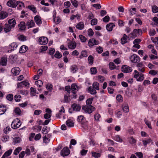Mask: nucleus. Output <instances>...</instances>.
Here are the masks:
<instances>
[{
    "label": "nucleus",
    "mask_w": 158,
    "mask_h": 158,
    "mask_svg": "<svg viewBox=\"0 0 158 158\" xmlns=\"http://www.w3.org/2000/svg\"><path fill=\"white\" fill-rule=\"evenodd\" d=\"M70 153V150L68 147H64L61 151V154L64 156L68 155Z\"/></svg>",
    "instance_id": "obj_7"
},
{
    "label": "nucleus",
    "mask_w": 158,
    "mask_h": 158,
    "mask_svg": "<svg viewBox=\"0 0 158 158\" xmlns=\"http://www.w3.org/2000/svg\"><path fill=\"white\" fill-rule=\"evenodd\" d=\"M29 85L28 82L26 81H24L20 82L18 83H17V88H19L20 87H23L24 85L25 86H27Z\"/></svg>",
    "instance_id": "obj_13"
},
{
    "label": "nucleus",
    "mask_w": 158,
    "mask_h": 158,
    "mask_svg": "<svg viewBox=\"0 0 158 158\" xmlns=\"http://www.w3.org/2000/svg\"><path fill=\"white\" fill-rule=\"evenodd\" d=\"M55 57L60 58L62 56V55L60 54L58 51H57L55 54Z\"/></svg>",
    "instance_id": "obj_57"
},
{
    "label": "nucleus",
    "mask_w": 158,
    "mask_h": 158,
    "mask_svg": "<svg viewBox=\"0 0 158 158\" xmlns=\"http://www.w3.org/2000/svg\"><path fill=\"white\" fill-rule=\"evenodd\" d=\"M78 88L77 85L75 84H72L71 85V92L74 94H76L78 91Z\"/></svg>",
    "instance_id": "obj_21"
},
{
    "label": "nucleus",
    "mask_w": 158,
    "mask_h": 158,
    "mask_svg": "<svg viewBox=\"0 0 158 158\" xmlns=\"http://www.w3.org/2000/svg\"><path fill=\"white\" fill-rule=\"evenodd\" d=\"M122 71L124 73H129L132 70V68L126 65H123L122 67Z\"/></svg>",
    "instance_id": "obj_6"
},
{
    "label": "nucleus",
    "mask_w": 158,
    "mask_h": 158,
    "mask_svg": "<svg viewBox=\"0 0 158 158\" xmlns=\"http://www.w3.org/2000/svg\"><path fill=\"white\" fill-rule=\"evenodd\" d=\"M152 141V140L150 138H149L146 140H143L142 142L143 143V145L146 147L147 144L149 143Z\"/></svg>",
    "instance_id": "obj_43"
},
{
    "label": "nucleus",
    "mask_w": 158,
    "mask_h": 158,
    "mask_svg": "<svg viewBox=\"0 0 158 158\" xmlns=\"http://www.w3.org/2000/svg\"><path fill=\"white\" fill-rule=\"evenodd\" d=\"M140 58L137 55L134 54L130 57L131 61L133 63H137L139 61Z\"/></svg>",
    "instance_id": "obj_4"
},
{
    "label": "nucleus",
    "mask_w": 158,
    "mask_h": 158,
    "mask_svg": "<svg viewBox=\"0 0 158 158\" xmlns=\"http://www.w3.org/2000/svg\"><path fill=\"white\" fill-rule=\"evenodd\" d=\"M82 109L85 113L90 114L95 110V108L92 106H84L82 107Z\"/></svg>",
    "instance_id": "obj_1"
},
{
    "label": "nucleus",
    "mask_w": 158,
    "mask_h": 158,
    "mask_svg": "<svg viewBox=\"0 0 158 158\" xmlns=\"http://www.w3.org/2000/svg\"><path fill=\"white\" fill-rule=\"evenodd\" d=\"M71 1L72 4L75 7H77L78 2L76 0H71Z\"/></svg>",
    "instance_id": "obj_51"
},
{
    "label": "nucleus",
    "mask_w": 158,
    "mask_h": 158,
    "mask_svg": "<svg viewBox=\"0 0 158 158\" xmlns=\"http://www.w3.org/2000/svg\"><path fill=\"white\" fill-rule=\"evenodd\" d=\"M129 143L131 144H134L136 142V140L132 137L129 138Z\"/></svg>",
    "instance_id": "obj_59"
},
{
    "label": "nucleus",
    "mask_w": 158,
    "mask_h": 158,
    "mask_svg": "<svg viewBox=\"0 0 158 158\" xmlns=\"http://www.w3.org/2000/svg\"><path fill=\"white\" fill-rule=\"evenodd\" d=\"M16 6H17V8L19 9H21L22 7H25L24 3L20 2H16Z\"/></svg>",
    "instance_id": "obj_33"
},
{
    "label": "nucleus",
    "mask_w": 158,
    "mask_h": 158,
    "mask_svg": "<svg viewBox=\"0 0 158 158\" xmlns=\"http://www.w3.org/2000/svg\"><path fill=\"white\" fill-rule=\"evenodd\" d=\"M48 41V38L45 37H41L39 38V42L41 45H44L46 44Z\"/></svg>",
    "instance_id": "obj_8"
},
{
    "label": "nucleus",
    "mask_w": 158,
    "mask_h": 158,
    "mask_svg": "<svg viewBox=\"0 0 158 158\" xmlns=\"http://www.w3.org/2000/svg\"><path fill=\"white\" fill-rule=\"evenodd\" d=\"M115 26V25L113 23H110L108 24L106 26V28L109 31H111L112 30L114 27Z\"/></svg>",
    "instance_id": "obj_18"
},
{
    "label": "nucleus",
    "mask_w": 158,
    "mask_h": 158,
    "mask_svg": "<svg viewBox=\"0 0 158 158\" xmlns=\"http://www.w3.org/2000/svg\"><path fill=\"white\" fill-rule=\"evenodd\" d=\"M77 66L75 64L72 65L70 67V70L71 72L73 73H76L78 70Z\"/></svg>",
    "instance_id": "obj_15"
},
{
    "label": "nucleus",
    "mask_w": 158,
    "mask_h": 158,
    "mask_svg": "<svg viewBox=\"0 0 158 158\" xmlns=\"http://www.w3.org/2000/svg\"><path fill=\"white\" fill-rule=\"evenodd\" d=\"M12 152V149H9V150L6 151L3 155L2 157V158H6V157L10 156Z\"/></svg>",
    "instance_id": "obj_29"
},
{
    "label": "nucleus",
    "mask_w": 158,
    "mask_h": 158,
    "mask_svg": "<svg viewBox=\"0 0 158 158\" xmlns=\"http://www.w3.org/2000/svg\"><path fill=\"white\" fill-rule=\"evenodd\" d=\"M20 71V69L18 67H15L12 69L11 70V73L15 76L19 75Z\"/></svg>",
    "instance_id": "obj_11"
},
{
    "label": "nucleus",
    "mask_w": 158,
    "mask_h": 158,
    "mask_svg": "<svg viewBox=\"0 0 158 158\" xmlns=\"http://www.w3.org/2000/svg\"><path fill=\"white\" fill-rule=\"evenodd\" d=\"M10 48H11L12 50H14L16 49L18 47L17 44L15 42H13L9 46Z\"/></svg>",
    "instance_id": "obj_31"
},
{
    "label": "nucleus",
    "mask_w": 158,
    "mask_h": 158,
    "mask_svg": "<svg viewBox=\"0 0 158 158\" xmlns=\"http://www.w3.org/2000/svg\"><path fill=\"white\" fill-rule=\"evenodd\" d=\"M21 96L19 95H16L14 96V99L15 102H19L20 101Z\"/></svg>",
    "instance_id": "obj_45"
},
{
    "label": "nucleus",
    "mask_w": 158,
    "mask_h": 158,
    "mask_svg": "<svg viewBox=\"0 0 158 158\" xmlns=\"http://www.w3.org/2000/svg\"><path fill=\"white\" fill-rule=\"evenodd\" d=\"M27 25H26L25 23L23 21L21 22L19 24V29L21 30H24L26 27Z\"/></svg>",
    "instance_id": "obj_22"
},
{
    "label": "nucleus",
    "mask_w": 158,
    "mask_h": 158,
    "mask_svg": "<svg viewBox=\"0 0 158 158\" xmlns=\"http://www.w3.org/2000/svg\"><path fill=\"white\" fill-rule=\"evenodd\" d=\"M56 13L53 16L54 22L56 24H59L61 21V19L60 18L57 17L56 18Z\"/></svg>",
    "instance_id": "obj_27"
},
{
    "label": "nucleus",
    "mask_w": 158,
    "mask_h": 158,
    "mask_svg": "<svg viewBox=\"0 0 158 158\" xmlns=\"http://www.w3.org/2000/svg\"><path fill=\"white\" fill-rule=\"evenodd\" d=\"M113 139L115 141L121 143L123 142L122 139L120 138L119 135H117L114 136Z\"/></svg>",
    "instance_id": "obj_34"
},
{
    "label": "nucleus",
    "mask_w": 158,
    "mask_h": 158,
    "mask_svg": "<svg viewBox=\"0 0 158 158\" xmlns=\"http://www.w3.org/2000/svg\"><path fill=\"white\" fill-rule=\"evenodd\" d=\"M35 23L33 20H31L29 22H28L27 23V27L28 29L34 26Z\"/></svg>",
    "instance_id": "obj_30"
},
{
    "label": "nucleus",
    "mask_w": 158,
    "mask_h": 158,
    "mask_svg": "<svg viewBox=\"0 0 158 158\" xmlns=\"http://www.w3.org/2000/svg\"><path fill=\"white\" fill-rule=\"evenodd\" d=\"M142 32L141 30L140 29H134L132 33H131V34L132 35V37H135L136 35V34L140 35L142 34Z\"/></svg>",
    "instance_id": "obj_9"
},
{
    "label": "nucleus",
    "mask_w": 158,
    "mask_h": 158,
    "mask_svg": "<svg viewBox=\"0 0 158 158\" xmlns=\"http://www.w3.org/2000/svg\"><path fill=\"white\" fill-rule=\"evenodd\" d=\"M96 51L98 53H101L103 52V50L102 47L99 46L96 48Z\"/></svg>",
    "instance_id": "obj_61"
},
{
    "label": "nucleus",
    "mask_w": 158,
    "mask_h": 158,
    "mask_svg": "<svg viewBox=\"0 0 158 158\" xmlns=\"http://www.w3.org/2000/svg\"><path fill=\"white\" fill-rule=\"evenodd\" d=\"M92 156L95 158H98L101 156V154L99 153H97L95 152H92Z\"/></svg>",
    "instance_id": "obj_49"
},
{
    "label": "nucleus",
    "mask_w": 158,
    "mask_h": 158,
    "mask_svg": "<svg viewBox=\"0 0 158 158\" xmlns=\"http://www.w3.org/2000/svg\"><path fill=\"white\" fill-rule=\"evenodd\" d=\"M88 90L91 94H94L96 93V90L92 87H89Z\"/></svg>",
    "instance_id": "obj_47"
},
{
    "label": "nucleus",
    "mask_w": 158,
    "mask_h": 158,
    "mask_svg": "<svg viewBox=\"0 0 158 158\" xmlns=\"http://www.w3.org/2000/svg\"><path fill=\"white\" fill-rule=\"evenodd\" d=\"M84 119V117L83 115H80L78 116L77 120L79 122L81 123Z\"/></svg>",
    "instance_id": "obj_64"
},
{
    "label": "nucleus",
    "mask_w": 158,
    "mask_h": 158,
    "mask_svg": "<svg viewBox=\"0 0 158 158\" xmlns=\"http://www.w3.org/2000/svg\"><path fill=\"white\" fill-rule=\"evenodd\" d=\"M8 22V24L13 28L15 27L16 24L15 20L14 18L9 20Z\"/></svg>",
    "instance_id": "obj_14"
},
{
    "label": "nucleus",
    "mask_w": 158,
    "mask_h": 158,
    "mask_svg": "<svg viewBox=\"0 0 158 158\" xmlns=\"http://www.w3.org/2000/svg\"><path fill=\"white\" fill-rule=\"evenodd\" d=\"M136 66L138 68V70L139 71L142 73H143L144 72V66L142 63H138Z\"/></svg>",
    "instance_id": "obj_16"
},
{
    "label": "nucleus",
    "mask_w": 158,
    "mask_h": 158,
    "mask_svg": "<svg viewBox=\"0 0 158 158\" xmlns=\"http://www.w3.org/2000/svg\"><path fill=\"white\" fill-rule=\"evenodd\" d=\"M90 72L92 75L95 74L97 72V69L95 67H92L90 69Z\"/></svg>",
    "instance_id": "obj_40"
},
{
    "label": "nucleus",
    "mask_w": 158,
    "mask_h": 158,
    "mask_svg": "<svg viewBox=\"0 0 158 158\" xmlns=\"http://www.w3.org/2000/svg\"><path fill=\"white\" fill-rule=\"evenodd\" d=\"M21 141V139L19 137H16L14 139V142L15 143H19Z\"/></svg>",
    "instance_id": "obj_62"
},
{
    "label": "nucleus",
    "mask_w": 158,
    "mask_h": 158,
    "mask_svg": "<svg viewBox=\"0 0 158 158\" xmlns=\"http://www.w3.org/2000/svg\"><path fill=\"white\" fill-rule=\"evenodd\" d=\"M16 1L15 0H10L7 3V5L10 7L15 8L16 7Z\"/></svg>",
    "instance_id": "obj_10"
},
{
    "label": "nucleus",
    "mask_w": 158,
    "mask_h": 158,
    "mask_svg": "<svg viewBox=\"0 0 158 158\" xmlns=\"http://www.w3.org/2000/svg\"><path fill=\"white\" fill-rule=\"evenodd\" d=\"M97 19H92L91 21V24L92 25H94L97 24Z\"/></svg>",
    "instance_id": "obj_63"
},
{
    "label": "nucleus",
    "mask_w": 158,
    "mask_h": 158,
    "mask_svg": "<svg viewBox=\"0 0 158 158\" xmlns=\"http://www.w3.org/2000/svg\"><path fill=\"white\" fill-rule=\"evenodd\" d=\"M152 9L153 13H156L158 12V7L156 6H153L152 7Z\"/></svg>",
    "instance_id": "obj_56"
},
{
    "label": "nucleus",
    "mask_w": 158,
    "mask_h": 158,
    "mask_svg": "<svg viewBox=\"0 0 158 158\" xmlns=\"http://www.w3.org/2000/svg\"><path fill=\"white\" fill-rule=\"evenodd\" d=\"M12 28H13L9 25L8 24L6 23L5 24L3 29L7 33L9 32Z\"/></svg>",
    "instance_id": "obj_28"
},
{
    "label": "nucleus",
    "mask_w": 158,
    "mask_h": 158,
    "mask_svg": "<svg viewBox=\"0 0 158 158\" xmlns=\"http://www.w3.org/2000/svg\"><path fill=\"white\" fill-rule=\"evenodd\" d=\"M144 121L145 124L147 125L148 127L151 129H152V127L151 126V123L148 120H147L146 119H145L144 120Z\"/></svg>",
    "instance_id": "obj_55"
},
{
    "label": "nucleus",
    "mask_w": 158,
    "mask_h": 158,
    "mask_svg": "<svg viewBox=\"0 0 158 158\" xmlns=\"http://www.w3.org/2000/svg\"><path fill=\"white\" fill-rule=\"evenodd\" d=\"M76 46L77 44L74 41L70 42L68 44V46L69 48L72 50L75 49Z\"/></svg>",
    "instance_id": "obj_12"
},
{
    "label": "nucleus",
    "mask_w": 158,
    "mask_h": 158,
    "mask_svg": "<svg viewBox=\"0 0 158 158\" xmlns=\"http://www.w3.org/2000/svg\"><path fill=\"white\" fill-rule=\"evenodd\" d=\"M21 125V122L18 118L15 119L11 124V127L14 129L19 128Z\"/></svg>",
    "instance_id": "obj_2"
},
{
    "label": "nucleus",
    "mask_w": 158,
    "mask_h": 158,
    "mask_svg": "<svg viewBox=\"0 0 158 158\" xmlns=\"http://www.w3.org/2000/svg\"><path fill=\"white\" fill-rule=\"evenodd\" d=\"M135 74L134 75V77L137 79V81H142L144 79L143 74L140 73H139L136 70L134 71Z\"/></svg>",
    "instance_id": "obj_3"
},
{
    "label": "nucleus",
    "mask_w": 158,
    "mask_h": 158,
    "mask_svg": "<svg viewBox=\"0 0 158 158\" xmlns=\"http://www.w3.org/2000/svg\"><path fill=\"white\" fill-rule=\"evenodd\" d=\"M22 148L20 147L17 148L14 152V154L15 155H17L19 152L21 150Z\"/></svg>",
    "instance_id": "obj_46"
},
{
    "label": "nucleus",
    "mask_w": 158,
    "mask_h": 158,
    "mask_svg": "<svg viewBox=\"0 0 158 158\" xmlns=\"http://www.w3.org/2000/svg\"><path fill=\"white\" fill-rule=\"evenodd\" d=\"M93 99V98H91L87 100L86 101V103L87 105H88V106H91V105L92 103Z\"/></svg>",
    "instance_id": "obj_54"
},
{
    "label": "nucleus",
    "mask_w": 158,
    "mask_h": 158,
    "mask_svg": "<svg viewBox=\"0 0 158 158\" xmlns=\"http://www.w3.org/2000/svg\"><path fill=\"white\" fill-rule=\"evenodd\" d=\"M28 8L30 10H31L34 13H36L37 12V10L36 8L34 5H30L28 6Z\"/></svg>",
    "instance_id": "obj_37"
},
{
    "label": "nucleus",
    "mask_w": 158,
    "mask_h": 158,
    "mask_svg": "<svg viewBox=\"0 0 158 158\" xmlns=\"http://www.w3.org/2000/svg\"><path fill=\"white\" fill-rule=\"evenodd\" d=\"M84 24L83 22H80L77 23L76 25V27L78 30H82L84 27Z\"/></svg>",
    "instance_id": "obj_20"
},
{
    "label": "nucleus",
    "mask_w": 158,
    "mask_h": 158,
    "mask_svg": "<svg viewBox=\"0 0 158 158\" xmlns=\"http://www.w3.org/2000/svg\"><path fill=\"white\" fill-rule=\"evenodd\" d=\"M7 60L5 58H2L0 61V65L5 66L6 64Z\"/></svg>",
    "instance_id": "obj_35"
},
{
    "label": "nucleus",
    "mask_w": 158,
    "mask_h": 158,
    "mask_svg": "<svg viewBox=\"0 0 158 158\" xmlns=\"http://www.w3.org/2000/svg\"><path fill=\"white\" fill-rule=\"evenodd\" d=\"M14 112L17 114L20 115L21 114V110L19 107L16 108L14 110Z\"/></svg>",
    "instance_id": "obj_53"
},
{
    "label": "nucleus",
    "mask_w": 158,
    "mask_h": 158,
    "mask_svg": "<svg viewBox=\"0 0 158 158\" xmlns=\"http://www.w3.org/2000/svg\"><path fill=\"white\" fill-rule=\"evenodd\" d=\"M122 108L123 111L125 113H127L129 111V108L127 105H123Z\"/></svg>",
    "instance_id": "obj_36"
},
{
    "label": "nucleus",
    "mask_w": 158,
    "mask_h": 158,
    "mask_svg": "<svg viewBox=\"0 0 158 158\" xmlns=\"http://www.w3.org/2000/svg\"><path fill=\"white\" fill-rule=\"evenodd\" d=\"M8 16V14L6 12L2 11L0 12V19H4Z\"/></svg>",
    "instance_id": "obj_23"
},
{
    "label": "nucleus",
    "mask_w": 158,
    "mask_h": 158,
    "mask_svg": "<svg viewBox=\"0 0 158 158\" xmlns=\"http://www.w3.org/2000/svg\"><path fill=\"white\" fill-rule=\"evenodd\" d=\"M97 77L100 82H102L105 80L104 77L101 75L98 76Z\"/></svg>",
    "instance_id": "obj_58"
},
{
    "label": "nucleus",
    "mask_w": 158,
    "mask_h": 158,
    "mask_svg": "<svg viewBox=\"0 0 158 158\" xmlns=\"http://www.w3.org/2000/svg\"><path fill=\"white\" fill-rule=\"evenodd\" d=\"M66 125L69 127H73L74 123L73 121L71 119L68 120L66 122Z\"/></svg>",
    "instance_id": "obj_26"
},
{
    "label": "nucleus",
    "mask_w": 158,
    "mask_h": 158,
    "mask_svg": "<svg viewBox=\"0 0 158 158\" xmlns=\"http://www.w3.org/2000/svg\"><path fill=\"white\" fill-rule=\"evenodd\" d=\"M98 44L99 41L93 38L90 39L88 42V46L90 47L94 45H97Z\"/></svg>",
    "instance_id": "obj_5"
},
{
    "label": "nucleus",
    "mask_w": 158,
    "mask_h": 158,
    "mask_svg": "<svg viewBox=\"0 0 158 158\" xmlns=\"http://www.w3.org/2000/svg\"><path fill=\"white\" fill-rule=\"evenodd\" d=\"M73 109L74 110L79 111L81 109V107L78 105L76 104H73L72 106Z\"/></svg>",
    "instance_id": "obj_32"
},
{
    "label": "nucleus",
    "mask_w": 158,
    "mask_h": 158,
    "mask_svg": "<svg viewBox=\"0 0 158 158\" xmlns=\"http://www.w3.org/2000/svg\"><path fill=\"white\" fill-rule=\"evenodd\" d=\"M35 84L37 86H38L39 87H40L42 86L43 85V82L41 80H39L35 81Z\"/></svg>",
    "instance_id": "obj_48"
},
{
    "label": "nucleus",
    "mask_w": 158,
    "mask_h": 158,
    "mask_svg": "<svg viewBox=\"0 0 158 158\" xmlns=\"http://www.w3.org/2000/svg\"><path fill=\"white\" fill-rule=\"evenodd\" d=\"M93 88L94 89H95L97 90H99V85L98 83L96 82H94L93 84Z\"/></svg>",
    "instance_id": "obj_44"
},
{
    "label": "nucleus",
    "mask_w": 158,
    "mask_h": 158,
    "mask_svg": "<svg viewBox=\"0 0 158 158\" xmlns=\"http://www.w3.org/2000/svg\"><path fill=\"white\" fill-rule=\"evenodd\" d=\"M109 65L110 70H112L116 68L115 65L113 62H110L109 64Z\"/></svg>",
    "instance_id": "obj_38"
},
{
    "label": "nucleus",
    "mask_w": 158,
    "mask_h": 158,
    "mask_svg": "<svg viewBox=\"0 0 158 158\" xmlns=\"http://www.w3.org/2000/svg\"><path fill=\"white\" fill-rule=\"evenodd\" d=\"M34 20L36 24L38 26H40L41 24V18L40 16L38 15H36L34 17Z\"/></svg>",
    "instance_id": "obj_19"
},
{
    "label": "nucleus",
    "mask_w": 158,
    "mask_h": 158,
    "mask_svg": "<svg viewBox=\"0 0 158 158\" xmlns=\"http://www.w3.org/2000/svg\"><path fill=\"white\" fill-rule=\"evenodd\" d=\"M6 107L3 105H0V115L4 114L6 111Z\"/></svg>",
    "instance_id": "obj_25"
},
{
    "label": "nucleus",
    "mask_w": 158,
    "mask_h": 158,
    "mask_svg": "<svg viewBox=\"0 0 158 158\" xmlns=\"http://www.w3.org/2000/svg\"><path fill=\"white\" fill-rule=\"evenodd\" d=\"M79 37L81 42L83 43L85 42L87 40L86 37L81 35H79Z\"/></svg>",
    "instance_id": "obj_41"
},
{
    "label": "nucleus",
    "mask_w": 158,
    "mask_h": 158,
    "mask_svg": "<svg viewBox=\"0 0 158 158\" xmlns=\"http://www.w3.org/2000/svg\"><path fill=\"white\" fill-rule=\"evenodd\" d=\"M156 31L154 29L150 30L149 33V34L150 36H153L155 35Z\"/></svg>",
    "instance_id": "obj_60"
},
{
    "label": "nucleus",
    "mask_w": 158,
    "mask_h": 158,
    "mask_svg": "<svg viewBox=\"0 0 158 158\" xmlns=\"http://www.w3.org/2000/svg\"><path fill=\"white\" fill-rule=\"evenodd\" d=\"M28 49V47L26 45H23L20 48L19 52L20 53H23L26 52Z\"/></svg>",
    "instance_id": "obj_24"
},
{
    "label": "nucleus",
    "mask_w": 158,
    "mask_h": 158,
    "mask_svg": "<svg viewBox=\"0 0 158 158\" xmlns=\"http://www.w3.org/2000/svg\"><path fill=\"white\" fill-rule=\"evenodd\" d=\"M88 55L87 54L86 52V51H83L81 52V56H80V58L81 59L83 57H86Z\"/></svg>",
    "instance_id": "obj_50"
},
{
    "label": "nucleus",
    "mask_w": 158,
    "mask_h": 158,
    "mask_svg": "<svg viewBox=\"0 0 158 158\" xmlns=\"http://www.w3.org/2000/svg\"><path fill=\"white\" fill-rule=\"evenodd\" d=\"M31 89V94L32 96H35L36 94V89L33 87L30 88Z\"/></svg>",
    "instance_id": "obj_42"
},
{
    "label": "nucleus",
    "mask_w": 158,
    "mask_h": 158,
    "mask_svg": "<svg viewBox=\"0 0 158 158\" xmlns=\"http://www.w3.org/2000/svg\"><path fill=\"white\" fill-rule=\"evenodd\" d=\"M6 98L10 101H11L13 98V96L12 94H8L7 95Z\"/></svg>",
    "instance_id": "obj_52"
},
{
    "label": "nucleus",
    "mask_w": 158,
    "mask_h": 158,
    "mask_svg": "<svg viewBox=\"0 0 158 158\" xmlns=\"http://www.w3.org/2000/svg\"><path fill=\"white\" fill-rule=\"evenodd\" d=\"M88 60L89 64H92L94 62V57L91 55H89L88 57Z\"/></svg>",
    "instance_id": "obj_39"
},
{
    "label": "nucleus",
    "mask_w": 158,
    "mask_h": 158,
    "mask_svg": "<svg viewBox=\"0 0 158 158\" xmlns=\"http://www.w3.org/2000/svg\"><path fill=\"white\" fill-rule=\"evenodd\" d=\"M127 40H129V37L124 34L123 35V37L121 39V43L122 44H124L127 42Z\"/></svg>",
    "instance_id": "obj_17"
}]
</instances>
